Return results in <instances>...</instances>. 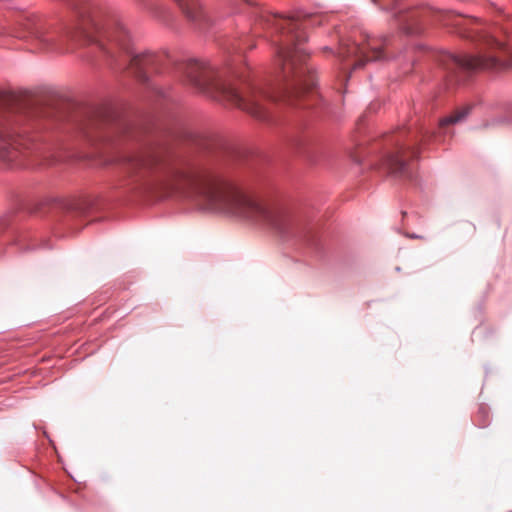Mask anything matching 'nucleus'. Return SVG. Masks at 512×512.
<instances>
[{
  "label": "nucleus",
  "mask_w": 512,
  "mask_h": 512,
  "mask_svg": "<svg viewBox=\"0 0 512 512\" xmlns=\"http://www.w3.org/2000/svg\"><path fill=\"white\" fill-rule=\"evenodd\" d=\"M134 169L150 173L161 196H200L211 209L224 212L288 238L299 231V218L286 205L246 192L207 168L176 165L161 152L136 157Z\"/></svg>",
  "instance_id": "obj_1"
},
{
  "label": "nucleus",
  "mask_w": 512,
  "mask_h": 512,
  "mask_svg": "<svg viewBox=\"0 0 512 512\" xmlns=\"http://www.w3.org/2000/svg\"><path fill=\"white\" fill-rule=\"evenodd\" d=\"M75 136L86 142L94 143V116L92 113H81L77 116L74 123Z\"/></svg>",
  "instance_id": "obj_9"
},
{
  "label": "nucleus",
  "mask_w": 512,
  "mask_h": 512,
  "mask_svg": "<svg viewBox=\"0 0 512 512\" xmlns=\"http://www.w3.org/2000/svg\"><path fill=\"white\" fill-rule=\"evenodd\" d=\"M97 47H98V50H104L106 51V49L102 46V44L100 43V41L98 40V44H97Z\"/></svg>",
  "instance_id": "obj_15"
},
{
  "label": "nucleus",
  "mask_w": 512,
  "mask_h": 512,
  "mask_svg": "<svg viewBox=\"0 0 512 512\" xmlns=\"http://www.w3.org/2000/svg\"><path fill=\"white\" fill-rule=\"evenodd\" d=\"M470 109L471 108L469 106H467V107L461 108L459 110H456L452 115L443 118L440 121V126L443 128L449 124H455V123L462 121L469 114Z\"/></svg>",
  "instance_id": "obj_12"
},
{
  "label": "nucleus",
  "mask_w": 512,
  "mask_h": 512,
  "mask_svg": "<svg viewBox=\"0 0 512 512\" xmlns=\"http://www.w3.org/2000/svg\"><path fill=\"white\" fill-rule=\"evenodd\" d=\"M407 154L415 157L417 155L416 148L401 146L395 153L386 156L382 163L383 169L396 177H408Z\"/></svg>",
  "instance_id": "obj_6"
},
{
  "label": "nucleus",
  "mask_w": 512,
  "mask_h": 512,
  "mask_svg": "<svg viewBox=\"0 0 512 512\" xmlns=\"http://www.w3.org/2000/svg\"><path fill=\"white\" fill-rule=\"evenodd\" d=\"M109 41H115L117 42L119 45H124L125 43V39H126V33L124 32V30H121L119 32H117V35L116 36H112L110 35L108 37Z\"/></svg>",
  "instance_id": "obj_14"
},
{
  "label": "nucleus",
  "mask_w": 512,
  "mask_h": 512,
  "mask_svg": "<svg viewBox=\"0 0 512 512\" xmlns=\"http://www.w3.org/2000/svg\"><path fill=\"white\" fill-rule=\"evenodd\" d=\"M455 18H456V19H455V21H454V24H455V25H459V21H458V18H459V17H458V16H456Z\"/></svg>",
  "instance_id": "obj_17"
},
{
  "label": "nucleus",
  "mask_w": 512,
  "mask_h": 512,
  "mask_svg": "<svg viewBox=\"0 0 512 512\" xmlns=\"http://www.w3.org/2000/svg\"><path fill=\"white\" fill-rule=\"evenodd\" d=\"M416 20H417V17L415 15V12H410L407 14L405 21L408 24H407V26L404 27V30L406 31V33L414 34V33L420 32L419 28L413 27V24L416 22Z\"/></svg>",
  "instance_id": "obj_13"
},
{
  "label": "nucleus",
  "mask_w": 512,
  "mask_h": 512,
  "mask_svg": "<svg viewBox=\"0 0 512 512\" xmlns=\"http://www.w3.org/2000/svg\"><path fill=\"white\" fill-rule=\"evenodd\" d=\"M272 24L284 37L278 49L282 84L277 92L269 94L238 74L235 75L237 83H232L212 66L199 61L186 65L185 74L190 84L211 97L227 100L259 119L265 118L266 105L270 101L297 105L316 84V76L308 64V54L301 46L306 38L300 31L299 19L273 16Z\"/></svg>",
  "instance_id": "obj_2"
},
{
  "label": "nucleus",
  "mask_w": 512,
  "mask_h": 512,
  "mask_svg": "<svg viewBox=\"0 0 512 512\" xmlns=\"http://www.w3.org/2000/svg\"><path fill=\"white\" fill-rule=\"evenodd\" d=\"M338 56L341 61L354 58L353 69H358L368 61L381 60L383 52L382 48L376 44V40L371 39L362 44L353 42L341 45Z\"/></svg>",
  "instance_id": "obj_5"
},
{
  "label": "nucleus",
  "mask_w": 512,
  "mask_h": 512,
  "mask_svg": "<svg viewBox=\"0 0 512 512\" xmlns=\"http://www.w3.org/2000/svg\"><path fill=\"white\" fill-rule=\"evenodd\" d=\"M63 207L80 215H86L92 208V200L88 196L82 195L78 198L65 201Z\"/></svg>",
  "instance_id": "obj_10"
},
{
  "label": "nucleus",
  "mask_w": 512,
  "mask_h": 512,
  "mask_svg": "<svg viewBox=\"0 0 512 512\" xmlns=\"http://www.w3.org/2000/svg\"><path fill=\"white\" fill-rule=\"evenodd\" d=\"M490 52L478 55H447L445 66L450 71V77L456 71H475V70H498L508 66L510 63L504 58L506 52L505 45L495 39L489 42Z\"/></svg>",
  "instance_id": "obj_3"
},
{
  "label": "nucleus",
  "mask_w": 512,
  "mask_h": 512,
  "mask_svg": "<svg viewBox=\"0 0 512 512\" xmlns=\"http://www.w3.org/2000/svg\"><path fill=\"white\" fill-rule=\"evenodd\" d=\"M76 13L78 16L76 37L83 40L85 44L92 43L94 20L90 15V5L84 0H79Z\"/></svg>",
  "instance_id": "obj_7"
},
{
  "label": "nucleus",
  "mask_w": 512,
  "mask_h": 512,
  "mask_svg": "<svg viewBox=\"0 0 512 512\" xmlns=\"http://www.w3.org/2000/svg\"><path fill=\"white\" fill-rule=\"evenodd\" d=\"M160 62L158 55L146 52L143 54L135 55L130 60L129 69L140 80H146L147 74L157 69Z\"/></svg>",
  "instance_id": "obj_8"
},
{
  "label": "nucleus",
  "mask_w": 512,
  "mask_h": 512,
  "mask_svg": "<svg viewBox=\"0 0 512 512\" xmlns=\"http://www.w3.org/2000/svg\"><path fill=\"white\" fill-rule=\"evenodd\" d=\"M185 15L190 20H199L201 17V6L198 0H175Z\"/></svg>",
  "instance_id": "obj_11"
},
{
  "label": "nucleus",
  "mask_w": 512,
  "mask_h": 512,
  "mask_svg": "<svg viewBox=\"0 0 512 512\" xmlns=\"http://www.w3.org/2000/svg\"><path fill=\"white\" fill-rule=\"evenodd\" d=\"M30 112L8 111L0 118V159L12 160L13 150H17L21 137L20 127L26 122H32Z\"/></svg>",
  "instance_id": "obj_4"
},
{
  "label": "nucleus",
  "mask_w": 512,
  "mask_h": 512,
  "mask_svg": "<svg viewBox=\"0 0 512 512\" xmlns=\"http://www.w3.org/2000/svg\"><path fill=\"white\" fill-rule=\"evenodd\" d=\"M1 225H6V219L5 218H0V226Z\"/></svg>",
  "instance_id": "obj_16"
},
{
  "label": "nucleus",
  "mask_w": 512,
  "mask_h": 512,
  "mask_svg": "<svg viewBox=\"0 0 512 512\" xmlns=\"http://www.w3.org/2000/svg\"><path fill=\"white\" fill-rule=\"evenodd\" d=\"M97 115H98V119H99V118H100V116H101V111H100V108H99V107H98Z\"/></svg>",
  "instance_id": "obj_18"
}]
</instances>
